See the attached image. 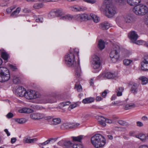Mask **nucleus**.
Instances as JSON below:
<instances>
[{
    "instance_id": "f257e3e1",
    "label": "nucleus",
    "mask_w": 148,
    "mask_h": 148,
    "mask_svg": "<svg viewBox=\"0 0 148 148\" xmlns=\"http://www.w3.org/2000/svg\"><path fill=\"white\" fill-rule=\"evenodd\" d=\"M79 50L74 49L73 51H70L65 56V64L69 67L74 68L75 69V74L76 77H79L81 75V70L79 63H76L75 60V55L78 56Z\"/></svg>"
},
{
    "instance_id": "f03ea898",
    "label": "nucleus",
    "mask_w": 148,
    "mask_h": 148,
    "mask_svg": "<svg viewBox=\"0 0 148 148\" xmlns=\"http://www.w3.org/2000/svg\"><path fill=\"white\" fill-rule=\"evenodd\" d=\"M92 144L96 148H99L103 146L106 143V139L101 135L97 134L91 138Z\"/></svg>"
},
{
    "instance_id": "7ed1b4c3",
    "label": "nucleus",
    "mask_w": 148,
    "mask_h": 148,
    "mask_svg": "<svg viewBox=\"0 0 148 148\" xmlns=\"http://www.w3.org/2000/svg\"><path fill=\"white\" fill-rule=\"evenodd\" d=\"M112 0H105L104 2L106 4V15L108 18L113 17L116 13V9L112 4Z\"/></svg>"
},
{
    "instance_id": "20e7f679",
    "label": "nucleus",
    "mask_w": 148,
    "mask_h": 148,
    "mask_svg": "<svg viewBox=\"0 0 148 148\" xmlns=\"http://www.w3.org/2000/svg\"><path fill=\"white\" fill-rule=\"evenodd\" d=\"M2 63L1 59L0 58V65ZM10 75L9 70L6 67H0V82H5L9 80Z\"/></svg>"
},
{
    "instance_id": "39448f33",
    "label": "nucleus",
    "mask_w": 148,
    "mask_h": 148,
    "mask_svg": "<svg viewBox=\"0 0 148 148\" xmlns=\"http://www.w3.org/2000/svg\"><path fill=\"white\" fill-rule=\"evenodd\" d=\"M120 47L116 44L113 45L112 48L110 53L111 60L113 63L116 62L119 57Z\"/></svg>"
},
{
    "instance_id": "423d86ee",
    "label": "nucleus",
    "mask_w": 148,
    "mask_h": 148,
    "mask_svg": "<svg viewBox=\"0 0 148 148\" xmlns=\"http://www.w3.org/2000/svg\"><path fill=\"white\" fill-rule=\"evenodd\" d=\"M133 11L136 15L142 16L145 15L148 12V8L145 5H138L134 7Z\"/></svg>"
},
{
    "instance_id": "0eeeda50",
    "label": "nucleus",
    "mask_w": 148,
    "mask_h": 148,
    "mask_svg": "<svg viewBox=\"0 0 148 148\" xmlns=\"http://www.w3.org/2000/svg\"><path fill=\"white\" fill-rule=\"evenodd\" d=\"M91 62L93 68L97 69L99 68L101 64L100 58L97 55H93L92 57Z\"/></svg>"
},
{
    "instance_id": "6e6552de",
    "label": "nucleus",
    "mask_w": 148,
    "mask_h": 148,
    "mask_svg": "<svg viewBox=\"0 0 148 148\" xmlns=\"http://www.w3.org/2000/svg\"><path fill=\"white\" fill-rule=\"evenodd\" d=\"M30 117L33 120H38L45 118V119H48L52 118L51 116H45V115L42 113H34L30 115Z\"/></svg>"
},
{
    "instance_id": "1a4fd4ad",
    "label": "nucleus",
    "mask_w": 148,
    "mask_h": 148,
    "mask_svg": "<svg viewBox=\"0 0 148 148\" xmlns=\"http://www.w3.org/2000/svg\"><path fill=\"white\" fill-rule=\"evenodd\" d=\"M51 16L55 15L59 17L60 20H64L65 19V14L62 9H58L50 13Z\"/></svg>"
},
{
    "instance_id": "9d476101",
    "label": "nucleus",
    "mask_w": 148,
    "mask_h": 148,
    "mask_svg": "<svg viewBox=\"0 0 148 148\" xmlns=\"http://www.w3.org/2000/svg\"><path fill=\"white\" fill-rule=\"evenodd\" d=\"M56 101V98L55 96L46 97L42 98L40 100V102L43 103H53Z\"/></svg>"
},
{
    "instance_id": "9b49d317",
    "label": "nucleus",
    "mask_w": 148,
    "mask_h": 148,
    "mask_svg": "<svg viewBox=\"0 0 148 148\" xmlns=\"http://www.w3.org/2000/svg\"><path fill=\"white\" fill-rule=\"evenodd\" d=\"M129 86L131 87L130 90L132 93L134 94L137 93L139 86L138 84L134 82H130L129 84Z\"/></svg>"
},
{
    "instance_id": "f8f14e48",
    "label": "nucleus",
    "mask_w": 148,
    "mask_h": 148,
    "mask_svg": "<svg viewBox=\"0 0 148 148\" xmlns=\"http://www.w3.org/2000/svg\"><path fill=\"white\" fill-rule=\"evenodd\" d=\"M25 88L21 86H18L15 90V92L17 95L22 97L25 96Z\"/></svg>"
},
{
    "instance_id": "ddd939ff",
    "label": "nucleus",
    "mask_w": 148,
    "mask_h": 148,
    "mask_svg": "<svg viewBox=\"0 0 148 148\" xmlns=\"http://www.w3.org/2000/svg\"><path fill=\"white\" fill-rule=\"evenodd\" d=\"M141 68L143 71L148 70V56L144 57L143 60L141 62Z\"/></svg>"
},
{
    "instance_id": "4468645a",
    "label": "nucleus",
    "mask_w": 148,
    "mask_h": 148,
    "mask_svg": "<svg viewBox=\"0 0 148 148\" xmlns=\"http://www.w3.org/2000/svg\"><path fill=\"white\" fill-rule=\"evenodd\" d=\"M128 36L133 42L136 41L138 38V36L137 34L134 31L130 32L128 33Z\"/></svg>"
},
{
    "instance_id": "2eb2a0df",
    "label": "nucleus",
    "mask_w": 148,
    "mask_h": 148,
    "mask_svg": "<svg viewBox=\"0 0 148 148\" xmlns=\"http://www.w3.org/2000/svg\"><path fill=\"white\" fill-rule=\"evenodd\" d=\"M124 21L127 23H132L134 22L135 20L134 18L130 15H126L124 16Z\"/></svg>"
},
{
    "instance_id": "dca6fc26",
    "label": "nucleus",
    "mask_w": 148,
    "mask_h": 148,
    "mask_svg": "<svg viewBox=\"0 0 148 148\" xmlns=\"http://www.w3.org/2000/svg\"><path fill=\"white\" fill-rule=\"evenodd\" d=\"M95 118L97 120L99 124L104 127L106 126V118H105L102 116L97 115L95 116Z\"/></svg>"
},
{
    "instance_id": "f3484780",
    "label": "nucleus",
    "mask_w": 148,
    "mask_h": 148,
    "mask_svg": "<svg viewBox=\"0 0 148 148\" xmlns=\"http://www.w3.org/2000/svg\"><path fill=\"white\" fill-rule=\"evenodd\" d=\"M25 97L27 99H36V97H34L33 91H30L29 92L26 91L25 95Z\"/></svg>"
},
{
    "instance_id": "a211bd4d",
    "label": "nucleus",
    "mask_w": 148,
    "mask_h": 148,
    "mask_svg": "<svg viewBox=\"0 0 148 148\" xmlns=\"http://www.w3.org/2000/svg\"><path fill=\"white\" fill-rule=\"evenodd\" d=\"M141 0H127V3L132 6H137L141 2Z\"/></svg>"
},
{
    "instance_id": "6ab92c4d",
    "label": "nucleus",
    "mask_w": 148,
    "mask_h": 148,
    "mask_svg": "<svg viewBox=\"0 0 148 148\" xmlns=\"http://www.w3.org/2000/svg\"><path fill=\"white\" fill-rule=\"evenodd\" d=\"M18 112L21 113H30L34 112V111L30 108H25L19 110Z\"/></svg>"
},
{
    "instance_id": "aec40b11",
    "label": "nucleus",
    "mask_w": 148,
    "mask_h": 148,
    "mask_svg": "<svg viewBox=\"0 0 148 148\" xmlns=\"http://www.w3.org/2000/svg\"><path fill=\"white\" fill-rule=\"evenodd\" d=\"M101 29L106 30L108 29L110 27L109 24L107 22H105L102 23L100 26Z\"/></svg>"
},
{
    "instance_id": "412c9836",
    "label": "nucleus",
    "mask_w": 148,
    "mask_h": 148,
    "mask_svg": "<svg viewBox=\"0 0 148 148\" xmlns=\"http://www.w3.org/2000/svg\"><path fill=\"white\" fill-rule=\"evenodd\" d=\"M57 138H51L44 142L42 143L41 144L42 145H45L49 143H54L55 142Z\"/></svg>"
},
{
    "instance_id": "4be33fe9",
    "label": "nucleus",
    "mask_w": 148,
    "mask_h": 148,
    "mask_svg": "<svg viewBox=\"0 0 148 148\" xmlns=\"http://www.w3.org/2000/svg\"><path fill=\"white\" fill-rule=\"evenodd\" d=\"M94 101V99L92 97H90L86 98L83 99L82 102L84 104L89 103L93 102Z\"/></svg>"
},
{
    "instance_id": "5701e85b",
    "label": "nucleus",
    "mask_w": 148,
    "mask_h": 148,
    "mask_svg": "<svg viewBox=\"0 0 148 148\" xmlns=\"http://www.w3.org/2000/svg\"><path fill=\"white\" fill-rule=\"evenodd\" d=\"M90 20H93V21L96 23H98L99 21V19L97 16L92 13L90 14Z\"/></svg>"
},
{
    "instance_id": "b1692460",
    "label": "nucleus",
    "mask_w": 148,
    "mask_h": 148,
    "mask_svg": "<svg viewBox=\"0 0 148 148\" xmlns=\"http://www.w3.org/2000/svg\"><path fill=\"white\" fill-rule=\"evenodd\" d=\"M86 7L83 6H80L78 5H75V11H81L86 9Z\"/></svg>"
},
{
    "instance_id": "393cba45",
    "label": "nucleus",
    "mask_w": 148,
    "mask_h": 148,
    "mask_svg": "<svg viewBox=\"0 0 148 148\" xmlns=\"http://www.w3.org/2000/svg\"><path fill=\"white\" fill-rule=\"evenodd\" d=\"M98 47L101 50L105 48V43L101 40H100L99 41Z\"/></svg>"
},
{
    "instance_id": "a878e982",
    "label": "nucleus",
    "mask_w": 148,
    "mask_h": 148,
    "mask_svg": "<svg viewBox=\"0 0 148 148\" xmlns=\"http://www.w3.org/2000/svg\"><path fill=\"white\" fill-rule=\"evenodd\" d=\"M135 107V105L134 103H130L126 105L125 106V109L128 110L134 108Z\"/></svg>"
},
{
    "instance_id": "bb28decb",
    "label": "nucleus",
    "mask_w": 148,
    "mask_h": 148,
    "mask_svg": "<svg viewBox=\"0 0 148 148\" xmlns=\"http://www.w3.org/2000/svg\"><path fill=\"white\" fill-rule=\"evenodd\" d=\"M83 136L80 135L77 137L73 136L72 138L73 141L80 142L83 138Z\"/></svg>"
},
{
    "instance_id": "cd10ccee",
    "label": "nucleus",
    "mask_w": 148,
    "mask_h": 148,
    "mask_svg": "<svg viewBox=\"0 0 148 148\" xmlns=\"http://www.w3.org/2000/svg\"><path fill=\"white\" fill-rule=\"evenodd\" d=\"M105 76L108 79H111L115 77L116 75L114 73L111 72H107L105 74Z\"/></svg>"
},
{
    "instance_id": "c85d7f7f",
    "label": "nucleus",
    "mask_w": 148,
    "mask_h": 148,
    "mask_svg": "<svg viewBox=\"0 0 148 148\" xmlns=\"http://www.w3.org/2000/svg\"><path fill=\"white\" fill-rule=\"evenodd\" d=\"M83 14H79L75 16V18L77 20L81 21H84Z\"/></svg>"
},
{
    "instance_id": "c756f323",
    "label": "nucleus",
    "mask_w": 148,
    "mask_h": 148,
    "mask_svg": "<svg viewBox=\"0 0 148 148\" xmlns=\"http://www.w3.org/2000/svg\"><path fill=\"white\" fill-rule=\"evenodd\" d=\"M44 6V4L42 3H35L33 7L36 9H38L42 8Z\"/></svg>"
},
{
    "instance_id": "7c9ffc66",
    "label": "nucleus",
    "mask_w": 148,
    "mask_h": 148,
    "mask_svg": "<svg viewBox=\"0 0 148 148\" xmlns=\"http://www.w3.org/2000/svg\"><path fill=\"white\" fill-rule=\"evenodd\" d=\"M139 79L141 81L142 84L144 85L147 84L148 82V79L146 77L142 76L139 78Z\"/></svg>"
},
{
    "instance_id": "2f4dec72",
    "label": "nucleus",
    "mask_w": 148,
    "mask_h": 148,
    "mask_svg": "<svg viewBox=\"0 0 148 148\" xmlns=\"http://www.w3.org/2000/svg\"><path fill=\"white\" fill-rule=\"evenodd\" d=\"M15 121L18 123L23 124L25 123L27 121V120L25 118H21L20 119H15Z\"/></svg>"
},
{
    "instance_id": "473e14b6",
    "label": "nucleus",
    "mask_w": 148,
    "mask_h": 148,
    "mask_svg": "<svg viewBox=\"0 0 148 148\" xmlns=\"http://www.w3.org/2000/svg\"><path fill=\"white\" fill-rule=\"evenodd\" d=\"M61 122L60 119L59 118H56L52 119V124L56 125L59 124Z\"/></svg>"
},
{
    "instance_id": "72a5a7b5",
    "label": "nucleus",
    "mask_w": 148,
    "mask_h": 148,
    "mask_svg": "<svg viewBox=\"0 0 148 148\" xmlns=\"http://www.w3.org/2000/svg\"><path fill=\"white\" fill-rule=\"evenodd\" d=\"M37 138H34L32 139H29L27 138L25 140V142L26 143H31L37 141Z\"/></svg>"
},
{
    "instance_id": "f704fd0d",
    "label": "nucleus",
    "mask_w": 148,
    "mask_h": 148,
    "mask_svg": "<svg viewBox=\"0 0 148 148\" xmlns=\"http://www.w3.org/2000/svg\"><path fill=\"white\" fill-rule=\"evenodd\" d=\"M1 56L2 58L5 60H7L8 58V55L5 52L2 51L1 52Z\"/></svg>"
},
{
    "instance_id": "c9c22d12",
    "label": "nucleus",
    "mask_w": 148,
    "mask_h": 148,
    "mask_svg": "<svg viewBox=\"0 0 148 148\" xmlns=\"http://www.w3.org/2000/svg\"><path fill=\"white\" fill-rule=\"evenodd\" d=\"M136 137L139 138L142 141H145L146 139V136L145 134H140L136 136Z\"/></svg>"
},
{
    "instance_id": "e433bc0d",
    "label": "nucleus",
    "mask_w": 148,
    "mask_h": 148,
    "mask_svg": "<svg viewBox=\"0 0 148 148\" xmlns=\"http://www.w3.org/2000/svg\"><path fill=\"white\" fill-rule=\"evenodd\" d=\"M75 88L77 89L78 92H81L82 91V86L78 83H77L75 85Z\"/></svg>"
},
{
    "instance_id": "4c0bfd02",
    "label": "nucleus",
    "mask_w": 148,
    "mask_h": 148,
    "mask_svg": "<svg viewBox=\"0 0 148 148\" xmlns=\"http://www.w3.org/2000/svg\"><path fill=\"white\" fill-rule=\"evenodd\" d=\"M2 1L0 5L1 6H6L9 3V0H0V2Z\"/></svg>"
},
{
    "instance_id": "58836bf2",
    "label": "nucleus",
    "mask_w": 148,
    "mask_h": 148,
    "mask_svg": "<svg viewBox=\"0 0 148 148\" xmlns=\"http://www.w3.org/2000/svg\"><path fill=\"white\" fill-rule=\"evenodd\" d=\"M73 145L70 141H65V148H71Z\"/></svg>"
},
{
    "instance_id": "ea45409f",
    "label": "nucleus",
    "mask_w": 148,
    "mask_h": 148,
    "mask_svg": "<svg viewBox=\"0 0 148 148\" xmlns=\"http://www.w3.org/2000/svg\"><path fill=\"white\" fill-rule=\"evenodd\" d=\"M73 128V124L69 123H65V129H69Z\"/></svg>"
},
{
    "instance_id": "a19ab883",
    "label": "nucleus",
    "mask_w": 148,
    "mask_h": 148,
    "mask_svg": "<svg viewBox=\"0 0 148 148\" xmlns=\"http://www.w3.org/2000/svg\"><path fill=\"white\" fill-rule=\"evenodd\" d=\"M13 82L14 83L17 84L19 82V80L18 78L15 75H13Z\"/></svg>"
},
{
    "instance_id": "79ce46f5",
    "label": "nucleus",
    "mask_w": 148,
    "mask_h": 148,
    "mask_svg": "<svg viewBox=\"0 0 148 148\" xmlns=\"http://www.w3.org/2000/svg\"><path fill=\"white\" fill-rule=\"evenodd\" d=\"M132 62V60L128 59L124 60L123 61L124 64L125 65H129Z\"/></svg>"
},
{
    "instance_id": "37998d69",
    "label": "nucleus",
    "mask_w": 148,
    "mask_h": 148,
    "mask_svg": "<svg viewBox=\"0 0 148 148\" xmlns=\"http://www.w3.org/2000/svg\"><path fill=\"white\" fill-rule=\"evenodd\" d=\"M58 145L62 147V148H65V141L64 140H61L58 143Z\"/></svg>"
},
{
    "instance_id": "c03bdc74",
    "label": "nucleus",
    "mask_w": 148,
    "mask_h": 148,
    "mask_svg": "<svg viewBox=\"0 0 148 148\" xmlns=\"http://www.w3.org/2000/svg\"><path fill=\"white\" fill-rule=\"evenodd\" d=\"M43 18L41 16L36 17H35V21L37 22H42Z\"/></svg>"
},
{
    "instance_id": "a18cd8bd",
    "label": "nucleus",
    "mask_w": 148,
    "mask_h": 148,
    "mask_svg": "<svg viewBox=\"0 0 148 148\" xmlns=\"http://www.w3.org/2000/svg\"><path fill=\"white\" fill-rule=\"evenodd\" d=\"M58 0H39V1L42 3H47L50 2H56Z\"/></svg>"
},
{
    "instance_id": "49530a36",
    "label": "nucleus",
    "mask_w": 148,
    "mask_h": 148,
    "mask_svg": "<svg viewBox=\"0 0 148 148\" xmlns=\"http://www.w3.org/2000/svg\"><path fill=\"white\" fill-rule=\"evenodd\" d=\"M34 109H36L37 110H42L43 109H45V108L41 106H40L38 105H36L34 106Z\"/></svg>"
},
{
    "instance_id": "de8ad7c7",
    "label": "nucleus",
    "mask_w": 148,
    "mask_h": 148,
    "mask_svg": "<svg viewBox=\"0 0 148 148\" xmlns=\"http://www.w3.org/2000/svg\"><path fill=\"white\" fill-rule=\"evenodd\" d=\"M73 148H83V145L81 144H75L73 146Z\"/></svg>"
},
{
    "instance_id": "09e8293b",
    "label": "nucleus",
    "mask_w": 148,
    "mask_h": 148,
    "mask_svg": "<svg viewBox=\"0 0 148 148\" xmlns=\"http://www.w3.org/2000/svg\"><path fill=\"white\" fill-rule=\"evenodd\" d=\"M83 15L84 21L86 20H90V15H89L86 14H83Z\"/></svg>"
},
{
    "instance_id": "8fccbe9b",
    "label": "nucleus",
    "mask_w": 148,
    "mask_h": 148,
    "mask_svg": "<svg viewBox=\"0 0 148 148\" xmlns=\"http://www.w3.org/2000/svg\"><path fill=\"white\" fill-rule=\"evenodd\" d=\"M33 95L34 97H36V98L38 97H39L40 96V94H39V92L35 91H33Z\"/></svg>"
},
{
    "instance_id": "3c124183",
    "label": "nucleus",
    "mask_w": 148,
    "mask_h": 148,
    "mask_svg": "<svg viewBox=\"0 0 148 148\" xmlns=\"http://www.w3.org/2000/svg\"><path fill=\"white\" fill-rule=\"evenodd\" d=\"M73 18V16L70 14H67L65 15V19L66 20H71Z\"/></svg>"
},
{
    "instance_id": "603ef678",
    "label": "nucleus",
    "mask_w": 148,
    "mask_h": 148,
    "mask_svg": "<svg viewBox=\"0 0 148 148\" xmlns=\"http://www.w3.org/2000/svg\"><path fill=\"white\" fill-rule=\"evenodd\" d=\"M143 41L142 40H138L137 41L134 42H133L138 45H142L143 43Z\"/></svg>"
},
{
    "instance_id": "864d4df0",
    "label": "nucleus",
    "mask_w": 148,
    "mask_h": 148,
    "mask_svg": "<svg viewBox=\"0 0 148 148\" xmlns=\"http://www.w3.org/2000/svg\"><path fill=\"white\" fill-rule=\"evenodd\" d=\"M84 1L87 3L93 4L95 3L96 2L95 0H83Z\"/></svg>"
},
{
    "instance_id": "5fc2aeb1",
    "label": "nucleus",
    "mask_w": 148,
    "mask_h": 148,
    "mask_svg": "<svg viewBox=\"0 0 148 148\" xmlns=\"http://www.w3.org/2000/svg\"><path fill=\"white\" fill-rule=\"evenodd\" d=\"M118 122L119 124L122 125H124L126 123L125 121L122 120H119L118 121Z\"/></svg>"
},
{
    "instance_id": "6e6d98bb",
    "label": "nucleus",
    "mask_w": 148,
    "mask_h": 148,
    "mask_svg": "<svg viewBox=\"0 0 148 148\" xmlns=\"http://www.w3.org/2000/svg\"><path fill=\"white\" fill-rule=\"evenodd\" d=\"M108 90H105L101 94L102 96L103 97H105L107 93V91Z\"/></svg>"
},
{
    "instance_id": "4d7b16f0",
    "label": "nucleus",
    "mask_w": 148,
    "mask_h": 148,
    "mask_svg": "<svg viewBox=\"0 0 148 148\" xmlns=\"http://www.w3.org/2000/svg\"><path fill=\"white\" fill-rule=\"evenodd\" d=\"M13 116V114L11 112L9 113L7 115L6 117L8 118H11Z\"/></svg>"
},
{
    "instance_id": "13d9d810",
    "label": "nucleus",
    "mask_w": 148,
    "mask_h": 148,
    "mask_svg": "<svg viewBox=\"0 0 148 148\" xmlns=\"http://www.w3.org/2000/svg\"><path fill=\"white\" fill-rule=\"evenodd\" d=\"M9 66L10 67V68L13 71H15L16 69V68L15 66H13L12 64H10L9 65Z\"/></svg>"
},
{
    "instance_id": "bf43d9fd",
    "label": "nucleus",
    "mask_w": 148,
    "mask_h": 148,
    "mask_svg": "<svg viewBox=\"0 0 148 148\" xmlns=\"http://www.w3.org/2000/svg\"><path fill=\"white\" fill-rule=\"evenodd\" d=\"M137 125L138 127H141L143 126V123L141 122L138 121L137 122Z\"/></svg>"
},
{
    "instance_id": "052dcab7",
    "label": "nucleus",
    "mask_w": 148,
    "mask_h": 148,
    "mask_svg": "<svg viewBox=\"0 0 148 148\" xmlns=\"http://www.w3.org/2000/svg\"><path fill=\"white\" fill-rule=\"evenodd\" d=\"M112 120L111 119H106V121L105 123H112Z\"/></svg>"
},
{
    "instance_id": "680f3d73",
    "label": "nucleus",
    "mask_w": 148,
    "mask_h": 148,
    "mask_svg": "<svg viewBox=\"0 0 148 148\" xmlns=\"http://www.w3.org/2000/svg\"><path fill=\"white\" fill-rule=\"evenodd\" d=\"M16 138H13L11 139V142L12 144L14 143L16 141Z\"/></svg>"
},
{
    "instance_id": "e2e57ef3",
    "label": "nucleus",
    "mask_w": 148,
    "mask_h": 148,
    "mask_svg": "<svg viewBox=\"0 0 148 148\" xmlns=\"http://www.w3.org/2000/svg\"><path fill=\"white\" fill-rule=\"evenodd\" d=\"M4 131L7 134L8 136H9L10 135V133L9 132L8 130L7 129H5Z\"/></svg>"
},
{
    "instance_id": "0e129e2a",
    "label": "nucleus",
    "mask_w": 148,
    "mask_h": 148,
    "mask_svg": "<svg viewBox=\"0 0 148 148\" xmlns=\"http://www.w3.org/2000/svg\"><path fill=\"white\" fill-rule=\"evenodd\" d=\"M77 106V104L76 103L73 104L71 105L73 109L76 107Z\"/></svg>"
},
{
    "instance_id": "69168bd1",
    "label": "nucleus",
    "mask_w": 148,
    "mask_h": 148,
    "mask_svg": "<svg viewBox=\"0 0 148 148\" xmlns=\"http://www.w3.org/2000/svg\"><path fill=\"white\" fill-rule=\"evenodd\" d=\"M75 5L72 6L70 7V10L73 11H75Z\"/></svg>"
},
{
    "instance_id": "338daca9",
    "label": "nucleus",
    "mask_w": 148,
    "mask_h": 148,
    "mask_svg": "<svg viewBox=\"0 0 148 148\" xmlns=\"http://www.w3.org/2000/svg\"><path fill=\"white\" fill-rule=\"evenodd\" d=\"M142 119L143 121H146L147 120L148 118L146 116H144L142 117Z\"/></svg>"
},
{
    "instance_id": "774afa93",
    "label": "nucleus",
    "mask_w": 148,
    "mask_h": 148,
    "mask_svg": "<svg viewBox=\"0 0 148 148\" xmlns=\"http://www.w3.org/2000/svg\"><path fill=\"white\" fill-rule=\"evenodd\" d=\"M138 148H148V146L145 145L140 146Z\"/></svg>"
}]
</instances>
